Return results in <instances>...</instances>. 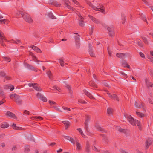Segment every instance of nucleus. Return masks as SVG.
I'll return each instance as SVG.
<instances>
[{"label":"nucleus","instance_id":"obj_9","mask_svg":"<svg viewBox=\"0 0 153 153\" xmlns=\"http://www.w3.org/2000/svg\"><path fill=\"white\" fill-rule=\"evenodd\" d=\"M107 94L110 98L114 100H115L117 101H119V98L116 94H111L108 91H107Z\"/></svg>","mask_w":153,"mask_h":153},{"label":"nucleus","instance_id":"obj_35","mask_svg":"<svg viewBox=\"0 0 153 153\" xmlns=\"http://www.w3.org/2000/svg\"><path fill=\"white\" fill-rule=\"evenodd\" d=\"M89 85L91 86H92L94 87H97V85L93 81H90L89 82Z\"/></svg>","mask_w":153,"mask_h":153},{"label":"nucleus","instance_id":"obj_16","mask_svg":"<svg viewBox=\"0 0 153 153\" xmlns=\"http://www.w3.org/2000/svg\"><path fill=\"white\" fill-rule=\"evenodd\" d=\"M88 16L91 19L94 23L97 24H98L100 23V21L99 20L93 17V16L90 15H89Z\"/></svg>","mask_w":153,"mask_h":153},{"label":"nucleus","instance_id":"obj_28","mask_svg":"<svg viewBox=\"0 0 153 153\" xmlns=\"http://www.w3.org/2000/svg\"><path fill=\"white\" fill-rule=\"evenodd\" d=\"M113 112V109L110 108H108L107 110V113L108 115H110L112 114Z\"/></svg>","mask_w":153,"mask_h":153},{"label":"nucleus","instance_id":"obj_33","mask_svg":"<svg viewBox=\"0 0 153 153\" xmlns=\"http://www.w3.org/2000/svg\"><path fill=\"white\" fill-rule=\"evenodd\" d=\"M30 150L29 146L27 145H26L25 146V152L27 153L29 152Z\"/></svg>","mask_w":153,"mask_h":153},{"label":"nucleus","instance_id":"obj_43","mask_svg":"<svg viewBox=\"0 0 153 153\" xmlns=\"http://www.w3.org/2000/svg\"><path fill=\"white\" fill-rule=\"evenodd\" d=\"M2 58L4 59V60L6 61L7 62H9L11 61L10 58L8 57H3Z\"/></svg>","mask_w":153,"mask_h":153},{"label":"nucleus","instance_id":"obj_24","mask_svg":"<svg viewBox=\"0 0 153 153\" xmlns=\"http://www.w3.org/2000/svg\"><path fill=\"white\" fill-rule=\"evenodd\" d=\"M116 129L120 132L125 133L126 130L125 129H122L119 126H117L116 127Z\"/></svg>","mask_w":153,"mask_h":153},{"label":"nucleus","instance_id":"obj_23","mask_svg":"<svg viewBox=\"0 0 153 153\" xmlns=\"http://www.w3.org/2000/svg\"><path fill=\"white\" fill-rule=\"evenodd\" d=\"M32 48L37 52L40 53H41V50L38 47L34 46H32Z\"/></svg>","mask_w":153,"mask_h":153},{"label":"nucleus","instance_id":"obj_21","mask_svg":"<svg viewBox=\"0 0 153 153\" xmlns=\"http://www.w3.org/2000/svg\"><path fill=\"white\" fill-rule=\"evenodd\" d=\"M30 118L32 120H34L36 121H38L39 120H43V118L42 117L40 116L37 117H30Z\"/></svg>","mask_w":153,"mask_h":153},{"label":"nucleus","instance_id":"obj_53","mask_svg":"<svg viewBox=\"0 0 153 153\" xmlns=\"http://www.w3.org/2000/svg\"><path fill=\"white\" fill-rule=\"evenodd\" d=\"M66 88L69 90V91H71V87L68 85L66 84Z\"/></svg>","mask_w":153,"mask_h":153},{"label":"nucleus","instance_id":"obj_44","mask_svg":"<svg viewBox=\"0 0 153 153\" xmlns=\"http://www.w3.org/2000/svg\"><path fill=\"white\" fill-rule=\"evenodd\" d=\"M96 127H97V128L98 129V131H100L102 132H103L105 131L100 126H97Z\"/></svg>","mask_w":153,"mask_h":153},{"label":"nucleus","instance_id":"obj_46","mask_svg":"<svg viewBox=\"0 0 153 153\" xmlns=\"http://www.w3.org/2000/svg\"><path fill=\"white\" fill-rule=\"evenodd\" d=\"M102 139L106 142H107L108 140L107 137L104 135H102Z\"/></svg>","mask_w":153,"mask_h":153},{"label":"nucleus","instance_id":"obj_37","mask_svg":"<svg viewBox=\"0 0 153 153\" xmlns=\"http://www.w3.org/2000/svg\"><path fill=\"white\" fill-rule=\"evenodd\" d=\"M48 16L49 18L52 19H56L55 16L51 12H50L48 14Z\"/></svg>","mask_w":153,"mask_h":153},{"label":"nucleus","instance_id":"obj_54","mask_svg":"<svg viewBox=\"0 0 153 153\" xmlns=\"http://www.w3.org/2000/svg\"><path fill=\"white\" fill-rule=\"evenodd\" d=\"M53 88L54 89H56V90L59 91V92H60V89L59 88L57 87V86H54L53 87Z\"/></svg>","mask_w":153,"mask_h":153},{"label":"nucleus","instance_id":"obj_31","mask_svg":"<svg viewBox=\"0 0 153 153\" xmlns=\"http://www.w3.org/2000/svg\"><path fill=\"white\" fill-rule=\"evenodd\" d=\"M9 125L6 123H3L1 126V127L2 128H5L9 126Z\"/></svg>","mask_w":153,"mask_h":153},{"label":"nucleus","instance_id":"obj_25","mask_svg":"<svg viewBox=\"0 0 153 153\" xmlns=\"http://www.w3.org/2000/svg\"><path fill=\"white\" fill-rule=\"evenodd\" d=\"M62 123L65 125V129H67L69 126L70 122L68 121H62Z\"/></svg>","mask_w":153,"mask_h":153},{"label":"nucleus","instance_id":"obj_45","mask_svg":"<svg viewBox=\"0 0 153 153\" xmlns=\"http://www.w3.org/2000/svg\"><path fill=\"white\" fill-rule=\"evenodd\" d=\"M146 85L148 87H152V84L151 83L147 82L146 80Z\"/></svg>","mask_w":153,"mask_h":153},{"label":"nucleus","instance_id":"obj_6","mask_svg":"<svg viewBox=\"0 0 153 153\" xmlns=\"http://www.w3.org/2000/svg\"><path fill=\"white\" fill-rule=\"evenodd\" d=\"M48 4H49L55 6L57 7H60L61 5V4H59L55 0H48Z\"/></svg>","mask_w":153,"mask_h":153},{"label":"nucleus","instance_id":"obj_17","mask_svg":"<svg viewBox=\"0 0 153 153\" xmlns=\"http://www.w3.org/2000/svg\"><path fill=\"white\" fill-rule=\"evenodd\" d=\"M64 3H65V6L67 7L68 9H70V10H74V9L72 7L70 6L69 5V1L68 0H63Z\"/></svg>","mask_w":153,"mask_h":153},{"label":"nucleus","instance_id":"obj_52","mask_svg":"<svg viewBox=\"0 0 153 153\" xmlns=\"http://www.w3.org/2000/svg\"><path fill=\"white\" fill-rule=\"evenodd\" d=\"M9 42L11 43L17 44V43L16 42L15 39H12V40L9 41Z\"/></svg>","mask_w":153,"mask_h":153},{"label":"nucleus","instance_id":"obj_26","mask_svg":"<svg viewBox=\"0 0 153 153\" xmlns=\"http://www.w3.org/2000/svg\"><path fill=\"white\" fill-rule=\"evenodd\" d=\"M46 74L49 79L52 80L53 79V76L51 72L49 71L47 72Z\"/></svg>","mask_w":153,"mask_h":153},{"label":"nucleus","instance_id":"obj_47","mask_svg":"<svg viewBox=\"0 0 153 153\" xmlns=\"http://www.w3.org/2000/svg\"><path fill=\"white\" fill-rule=\"evenodd\" d=\"M137 43L140 47H142L143 46V43L140 41H137Z\"/></svg>","mask_w":153,"mask_h":153},{"label":"nucleus","instance_id":"obj_30","mask_svg":"<svg viewBox=\"0 0 153 153\" xmlns=\"http://www.w3.org/2000/svg\"><path fill=\"white\" fill-rule=\"evenodd\" d=\"M25 13V12L19 11H18L16 13V14L17 16L21 15L22 17H23Z\"/></svg>","mask_w":153,"mask_h":153},{"label":"nucleus","instance_id":"obj_62","mask_svg":"<svg viewBox=\"0 0 153 153\" xmlns=\"http://www.w3.org/2000/svg\"><path fill=\"white\" fill-rule=\"evenodd\" d=\"M148 101L149 103L152 104H153V101L150 98H148Z\"/></svg>","mask_w":153,"mask_h":153},{"label":"nucleus","instance_id":"obj_10","mask_svg":"<svg viewBox=\"0 0 153 153\" xmlns=\"http://www.w3.org/2000/svg\"><path fill=\"white\" fill-rule=\"evenodd\" d=\"M36 96L38 98H40L42 101L44 102H46L47 101V99L41 93H38L36 94Z\"/></svg>","mask_w":153,"mask_h":153},{"label":"nucleus","instance_id":"obj_59","mask_svg":"<svg viewBox=\"0 0 153 153\" xmlns=\"http://www.w3.org/2000/svg\"><path fill=\"white\" fill-rule=\"evenodd\" d=\"M73 2H74V3L76 4V5H78L79 4L78 2L76 0H71Z\"/></svg>","mask_w":153,"mask_h":153},{"label":"nucleus","instance_id":"obj_39","mask_svg":"<svg viewBox=\"0 0 153 153\" xmlns=\"http://www.w3.org/2000/svg\"><path fill=\"white\" fill-rule=\"evenodd\" d=\"M49 103L52 107L56 105V103L53 101L49 100Z\"/></svg>","mask_w":153,"mask_h":153},{"label":"nucleus","instance_id":"obj_14","mask_svg":"<svg viewBox=\"0 0 153 153\" xmlns=\"http://www.w3.org/2000/svg\"><path fill=\"white\" fill-rule=\"evenodd\" d=\"M128 55V53H118L116 54V56L118 57L123 59L125 58L126 55Z\"/></svg>","mask_w":153,"mask_h":153},{"label":"nucleus","instance_id":"obj_32","mask_svg":"<svg viewBox=\"0 0 153 153\" xmlns=\"http://www.w3.org/2000/svg\"><path fill=\"white\" fill-rule=\"evenodd\" d=\"M137 115L140 117L142 118L144 117V114L141 112L136 111Z\"/></svg>","mask_w":153,"mask_h":153},{"label":"nucleus","instance_id":"obj_15","mask_svg":"<svg viewBox=\"0 0 153 153\" xmlns=\"http://www.w3.org/2000/svg\"><path fill=\"white\" fill-rule=\"evenodd\" d=\"M25 65L26 68H27L30 70H31L35 71H37V70L34 67H33L32 65H30L28 63H25Z\"/></svg>","mask_w":153,"mask_h":153},{"label":"nucleus","instance_id":"obj_48","mask_svg":"<svg viewBox=\"0 0 153 153\" xmlns=\"http://www.w3.org/2000/svg\"><path fill=\"white\" fill-rule=\"evenodd\" d=\"M13 127L14 129L15 130H19V127L16 126V124L13 123Z\"/></svg>","mask_w":153,"mask_h":153},{"label":"nucleus","instance_id":"obj_58","mask_svg":"<svg viewBox=\"0 0 153 153\" xmlns=\"http://www.w3.org/2000/svg\"><path fill=\"white\" fill-rule=\"evenodd\" d=\"M90 144L88 141H87L86 143V146L85 148H90Z\"/></svg>","mask_w":153,"mask_h":153},{"label":"nucleus","instance_id":"obj_57","mask_svg":"<svg viewBox=\"0 0 153 153\" xmlns=\"http://www.w3.org/2000/svg\"><path fill=\"white\" fill-rule=\"evenodd\" d=\"M139 54H140V56L141 57L143 58H145V55L143 53H142V52H140L139 53Z\"/></svg>","mask_w":153,"mask_h":153},{"label":"nucleus","instance_id":"obj_13","mask_svg":"<svg viewBox=\"0 0 153 153\" xmlns=\"http://www.w3.org/2000/svg\"><path fill=\"white\" fill-rule=\"evenodd\" d=\"M78 16L79 17V25L82 27H83L84 25V24L83 23V22L82 21V19H84V18L81 16V15L79 14L78 15Z\"/></svg>","mask_w":153,"mask_h":153},{"label":"nucleus","instance_id":"obj_5","mask_svg":"<svg viewBox=\"0 0 153 153\" xmlns=\"http://www.w3.org/2000/svg\"><path fill=\"white\" fill-rule=\"evenodd\" d=\"M28 85L30 87H33L36 90L38 91H42L41 88L37 83H29Z\"/></svg>","mask_w":153,"mask_h":153},{"label":"nucleus","instance_id":"obj_3","mask_svg":"<svg viewBox=\"0 0 153 153\" xmlns=\"http://www.w3.org/2000/svg\"><path fill=\"white\" fill-rule=\"evenodd\" d=\"M10 97L13 99H14V101L18 105H21L22 103V101L20 99L19 96L15 94H11L10 95Z\"/></svg>","mask_w":153,"mask_h":153},{"label":"nucleus","instance_id":"obj_18","mask_svg":"<svg viewBox=\"0 0 153 153\" xmlns=\"http://www.w3.org/2000/svg\"><path fill=\"white\" fill-rule=\"evenodd\" d=\"M83 91L85 94L91 99H94L91 94L86 90H84Z\"/></svg>","mask_w":153,"mask_h":153},{"label":"nucleus","instance_id":"obj_51","mask_svg":"<svg viewBox=\"0 0 153 153\" xmlns=\"http://www.w3.org/2000/svg\"><path fill=\"white\" fill-rule=\"evenodd\" d=\"M63 137L65 139H66L69 140L71 139V137L69 136H67L65 135H63Z\"/></svg>","mask_w":153,"mask_h":153},{"label":"nucleus","instance_id":"obj_60","mask_svg":"<svg viewBox=\"0 0 153 153\" xmlns=\"http://www.w3.org/2000/svg\"><path fill=\"white\" fill-rule=\"evenodd\" d=\"M85 151L87 153H89L90 152V148H85Z\"/></svg>","mask_w":153,"mask_h":153},{"label":"nucleus","instance_id":"obj_36","mask_svg":"<svg viewBox=\"0 0 153 153\" xmlns=\"http://www.w3.org/2000/svg\"><path fill=\"white\" fill-rule=\"evenodd\" d=\"M141 18L143 20L146 22L147 24H148V22L146 19V16L142 14L140 16Z\"/></svg>","mask_w":153,"mask_h":153},{"label":"nucleus","instance_id":"obj_12","mask_svg":"<svg viewBox=\"0 0 153 153\" xmlns=\"http://www.w3.org/2000/svg\"><path fill=\"white\" fill-rule=\"evenodd\" d=\"M152 141L150 138H148L146 140L145 145L146 148H148L149 146L152 144Z\"/></svg>","mask_w":153,"mask_h":153},{"label":"nucleus","instance_id":"obj_64","mask_svg":"<svg viewBox=\"0 0 153 153\" xmlns=\"http://www.w3.org/2000/svg\"><path fill=\"white\" fill-rule=\"evenodd\" d=\"M0 75L2 76H4L5 75V74L3 71H1L0 73Z\"/></svg>","mask_w":153,"mask_h":153},{"label":"nucleus","instance_id":"obj_2","mask_svg":"<svg viewBox=\"0 0 153 153\" xmlns=\"http://www.w3.org/2000/svg\"><path fill=\"white\" fill-rule=\"evenodd\" d=\"M87 3L94 10L96 11H100L102 13L105 14V8L102 5L99 4L96 7L95 6L93 5L90 2L87 1Z\"/></svg>","mask_w":153,"mask_h":153},{"label":"nucleus","instance_id":"obj_61","mask_svg":"<svg viewBox=\"0 0 153 153\" xmlns=\"http://www.w3.org/2000/svg\"><path fill=\"white\" fill-rule=\"evenodd\" d=\"M62 108L64 110H68V111H71L70 109L68 108H67V107H63Z\"/></svg>","mask_w":153,"mask_h":153},{"label":"nucleus","instance_id":"obj_27","mask_svg":"<svg viewBox=\"0 0 153 153\" xmlns=\"http://www.w3.org/2000/svg\"><path fill=\"white\" fill-rule=\"evenodd\" d=\"M76 146L77 147L76 149L78 150H80L81 148V145L78 140H76Z\"/></svg>","mask_w":153,"mask_h":153},{"label":"nucleus","instance_id":"obj_56","mask_svg":"<svg viewBox=\"0 0 153 153\" xmlns=\"http://www.w3.org/2000/svg\"><path fill=\"white\" fill-rule=\"evenodd\" d=\"M69 141L73 144H75V141L71 137Z\"/></svg>","mask_w":153,"mask_h":153},{"label":"nucleus","instance_id":"obj_41","mask_svg":"<svg viewBox=\"0 0 153 153\" xmlns=\"http://www.w3.org/2000/svg\"><path fill=\"white\" fill-rule=\"evenodd\" d=\"M77 130L79 132L80 134L83 137H84L83 136H85V135L83 133L82 130L81 128H77Z\"/></svg>","mask_w":153,"mask_h":153},{"label":"nucleus","instance_id":"obj_55","mask_svg":"<svg viewBox=\"0 0 153 153\" xmlns=\"http://www.w3.org/2000/svg\"><path fill=\"white\" fill-rule=\"evenodd\" d=\"M122 23L123 24L125 23V20H126V19H125V16H123V18H122Z\"/></svg>","mask_w":153,"mask_h":153},{"label":"nucleus","instance_id":"obj_8","mask_svg":"<svg viewBox=\"0 0 153 153\" xmlns=\"http://www.w3.org/2000/svg\"><path fill=\"white\" fill-rule=\"evenodd\" d=\"M74 34L77 35L75 37V39L76 46L77 48H79L80 46V39L79 37V36L77 33H75Z\"/></svg>","mask_w":153,"mask_h":153},{"label":"nucleus","instance_id":"obj_1","mask_svg":"<svg viewBox=\"0 0 153 153\" xmlns=\"http://www.w3.org/2000/svg\"><path fill=\"white\" fill-rule=\"evenodd\" d=\"M124 116L131 125L135 126L137 125L139 129L140 130H141V124L139 121L135 119L131 115L125 114Z\"/></svg>","mask_w":153,"mask_h":153},{"label":"nucleus","instance_id":"obj_29","mask_svg":"<svg viewBox=\"0 0 153 153\" xmlns=\"http://www.w3.org/2000/svg\"><path fill=\"white\" fill-rule=\"evenodd\" d=\"M91 119V117L88 116L86 117V120L84 124L85 125H88V123Z\"/></svg>","mask_w":153,"mask_h":153},{"label":"nucleus","instance_id":"obj_50","mask_svg":"<svg viewBox=\"0 0 153 153\" xmlns=\"http://www.w3.org/2000/svg\"><path fill=\"white\" fill-rule=\"evenodd\" d=\"M120 73L123 76V77L124 78H126L127 77V74H125V73L123 72L122 71L120 72Z\"/></svg>","mask_w":153,"mask_h":153},{"label":"nucleus","instance_id":"obj_42","mask_svg":"<svg viewBox=\"0 0 153 153\" xmlns=\"http://www.w3.org/2000/svg\"><path fill=\"white\" fill-rule=\"evenodd\" d=\"M122 65L123 67H126V65H127V62L125 60H122Z\"/></svg>","mask_w":153,"mask_h":153},{"label":"nucleus","instance_id":"obj_7","mask_svg":"<svg viewBox=\"0 0 153 153\" xmlns=\"http://www.w3.org/2000/svg\"><path fill=\"white\" fill-rule=\"evenodd\" d=\"M25 21L30 23L33 22V20L29 15L25 13L23 17Z\"/></svg>","mask_w":153,"mask_h":153},{"label":"nucleus","instance_id":"obj_38","mask_svg":"<svg viewBox=\"0 0 153 153\" xmlns=\"http://www.w3.org/2000/svg\"><path fill=\"white\" fill-rule=\"evenodd\" d=\"M8 20L7 19H4L0 20V23L5 24L6 23H8Z\"/></svg>","mask_w":153,"mask_h":153},{"label":"nucleus","instance_id":"obj_20","mask_svg":"<svg viewBox=\"0 0 153 153\" xmlns=\"http://www.w3.org/2000/svg\"><path fill=\"white\" fill-rule=\"evenodd\" d=\"M4 88L6 89H10V91L13 90L14 88L13 85H5L4 86Z\"/></svg>","mask_w":153,"mask_h":153},{"label":"nucleus","instance_id":"obj_11","mask_svg":"<svg viewBox=\"0 0 153 153\" xmlns=\"http://www.w3.org/2000/svg\"><path fill=\"white\" fill-rule=\"evenodd\" d=\"M6 115L9 117H11L14 119L16 118V116L13 113L8 111L7 112Z\"/></svg>","mask_w":153,"mask_h":153},{"label":"nucleus","instance_id":"obj_49","mask_svg":"<svg viewBox=\"0 0 153 153\" xmlns=\"http://www.w3.org/2000/svg\"><path fill=\"white\" fill-rule=\"evenodd\" d=\"M59 63H60V64L61 65L62 67H63L64 66V61L62 59H59Z\"/></svg>","mask_w":153,"mask_h":153},{"label":"nucleus","instance_id":"obj_22","mask_svg":"<svg viewBox=\"0 0 153 153\" xmlns=\"http://www.w3.org/2000/svg\"><path fill=\"white\" fill-rule=\"evenodd\" d=\"M135 106L137 108H143L144 107L143 103V102L141 103V105H140L136 101L135 102Z\"/></svg>","mask_w":153,"mask_h":153},{"label":"nucleus","instance_id":"obj_63","mask_svg":"<svg viewBox=\"0 0 153 153\" xmlns=\"http://www.w3.org/2000/svg\"><path fill=\"white\" fill-rule=\"evenodd\" d=\"M92 149L94 151H98L97 149L96 148L95 146H92Z\"/></svg>","mask_w":153,"mask_h":153},{"label":"nucleus","instance_id":"obj_19","mask_svg":"<svg viewBox=\"0 0 153 153\" xmlns=\"http://www.w3.org/2000/svg\"><path fill=\"white\" fill-rule=\"evenodd\" d=\"M107 30L110 32L109 35L110 36H112L114 34L113 28L112 27H108L107 28Z\"/></svg>","mask_w":153,"mask_h":153},{"label":"nucleus","instance_id":"obj_34","mask_svg":"<svg viewBox=\"0 0 153 153\" xmlns=\"http://www.w3.org/2000/svg\"><path fill=\"white\" fill-rule=\"evenodd\" d=\"M89 53L91 57L94 56L95 55L93 53L92 49L89 47Z\"/></svg>","mask_w":153,"mask_h":153},{"label":"nucleus","instance_id":"obj_40","mask_svg":"<svg viewBox=\"0 0 153 153\" xmlns=\"http://www.w3.org/2000/svg\"><path fill=\"white\" fill-rule=\"evenodd\" d=\"M142 38L144 42V43L146 45L148 44V42L147 40V38L145 37H142Z\"/></svg>","mask_w":153,"mask_h":153},{"label":"nucleus","instance_id":"obj_4","mask_svg":"<svg viewBox=\"0 0 153 153\" xmlns=\"http://www.w3.org/2000/svg\"><path fill=\"white\" fill-rule=\"evenodd\" d=\"M4 41H8L5 37L3 33L0 30V42L1 45L3 46H6L4 42Z\"/></svg>","mask_w":153,"mask_h":153}]
</instances>
